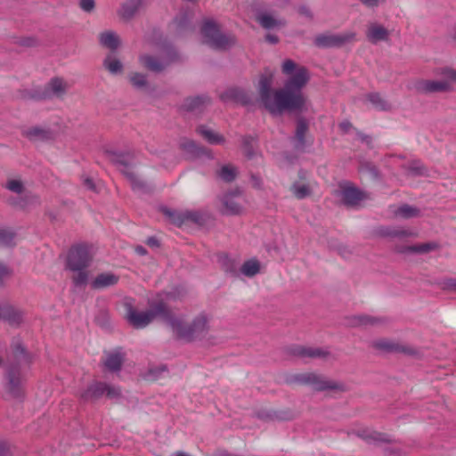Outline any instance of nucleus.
Returning a JSON list of instances; mask_svg holds the SVG:
<instances>
[{
	"mask_svg": "<svg viewBox=\"0 0 456 456\" xmlns=\"http://www.w3.org/2000/svg\"><path fill=\"white\" fill-rule=\"evenodd\" d=\"M99 41L103 47H106L112 52L116 51L120 45L119 37L117 33L111 30L101 33L99 35Z\"/></svg>",
	"mask_w": 456,
	"mask_h": 456,
	"instance_id": "nucleus-17",
	"label": "nucleus"
},
{
	"mask_svg": "<svg viewBox=\"0 0 456 456\" xmlns=\"http://www.w3.org/2000/svg\"><path fill=\"white\" fill-rule=\"evenodd\" d=\"M135 251L137 254H139L141 256H144L147 253L146 249L142 246L136 247Z\"/></svg>",
	"mask_w": 456,
	"mask_h": 456,
	"instance_id": "nucleus-56",
	"label": "nucleus"
},
{
	"mask_svg": "<svg viewBox=\"0 0 456 456\" xmlns=\"http://www.w3.org/2000/svg\"><path fill=\"white\" fill-rule=\"evenodd\" d=\"M11 272L7 266L0 263V280L10 275Z\"/></svg>",
	"mask_w": 456,
	"mask_h": 456,
	"instance_id": "nucleus-48",
	"label": "nucleus"
},
{
	"mask_svg": "<svg viewBox=\"0 0 456 456\" xmlns=\"http://www.w3.org/2000/svg\"><path fill=\"white\" fill-rule=\"evenodd\" d=\"M145 0H126L118 11V14L125 20L131 19L144 4Z\"/></svg>",
	"mask_w": 456,
	"mask_h": 456,
	"instance_id": "nucleus-16",
	"label": "nucleus"
},
{
	"mask_svg": "<svg viewBox=\"0 0 456 456\" xmlns=\"http://www.w3.org/2000/svg\"><path fill=\"white\" fill-rule=\"evenodd\" d=\"M293 381L301 385H310L318 391H343L345 389V386L342 383L325 379L313 372L297 374L293 377Z\"/></svg>",
	"mask_w": 456,
	"mask_h": 456,
	"instance_id": "nucleus-6",
	"label": "nucleus"
},
{
	"mask_svg": "<svg viewBox=\"0 0 456 456\" xmlns=\"http://www.w3.org/2000/svg\"><path fill=\"white\" fill-rule=\"evenodd\" d=\"M8 454H9V452H8L7 447L4 444H0V456H8Z\"/></svg>",
	"mask_w": 456,
	"mask_h": 456,
	"instance_id": "nucleus-53",
	"label": "nucleus"
},
{
	"mask_svg": "<svg viewBox=\"0 0 456 456\" xmlns=\"http://www.w3.org/2000/svg\"><path fill=\"white\" fill-rule=\"evenodd\" d=\"M103 66L112 75H118L123 72V63L112 54H109L105 57Z\"/></svg>",
	"mask_w": 456,
	"mask_h": 456,
	"instance_id": "nucleus-23",
	"label": "nucleus"
},
{
	"mask_svg": "<svg viewBox=\"0 0 456 456\" xmlns=\"http://www.w3.org/2000/svg\"><path fill=\"white\" fill-rule=\"evenodd\" d=\"M118 280L119 277L112 273H103L93 280L91 286L95 289H102L116 285Z\"/></svg>",
	"mask_w": 456,
	"mask_h": 456,
	"instance_id": "nucleus-14",
	"label": "nucleus"
},
{
	"mask_svg": "<svg viewBox=\"0 0 456 456\" xmlns=\"http://www.w3.org/2000/svg\"><path fill=\"white\" fill-rule=\"evenodd\" d=\"M265 38L272 44H276L278 42V37L274 35L268 34Z\"/></svg>",
	"mask_w": 456,
	"mask_h": 456,
	"instance_id": "nucleus-54",
	"label": "nucleus"
},
{
	"mask_svg": "<svg viewBox=\"0 0 456 456\" xmlns=\"http://www.w3.org/2000/svg\"><path fill=\"white\" fill-rule=\"evenodd\" d=\"M84 184H85L88 189H91V190H94V181H93L91 178H86V179L84 180Z\"/></svg>",
	"mask_w": 456,
	"mask_h": 456,
	"instance_id": "nucleus-51",
	"label": "nucleus"
},
{
	"mask_svg": "<svg viewBox=\"0 0 456 456\" xmlns=\"http://www.w3.org/2000/svg\"><path fill=\"white\" fill-rule=\"evenodd\" d=\"M419 214V210L409 205H403L397 208L395 211L396 216H400L402 217L409 218L412 216H416Z\"/></svg>",
	"mask_w": 456,
	"mask_h": 456,
	"instance_id": "nucleus-35",
	"label": "nucleus"
},
{
	"mask_svg": "<svg viewBox=\"0 0 456 456\" xmlns=\"http://www.w3.org/2000/svg\"><path fill=\"white\" fill-rule=\"evenodd\" d=\"M94 0H80L79 6L85 12H91L94 8Z\"/></svg>",
	"mask_w": 456,
	"mask_h": 456,
	"instance_id": "nucleus-45",
	"label": "nucleus"
},
{
	"mask_svg": "<svg viewBox=\"0 0 456 456\" xmlns=\"http://www.w3.org/2000/svg\"><path fill=\"white\" fill-rule=\"evenodd\" d=\"M376 322H377V320L372 317L366 316V315H359V316H354L352 319L351 324L355 325V326H362V325H368V324L372 325Z\"/></svg>",
	"mask_w": 456,
	"mask_h": 456,
	"instance_id": "nucleus-39",
	"label": "nucleus"
},
{
	"mask_svg": "<svg viewBox=\"0 0 456 456\" xmlns=\"http://www.w3.org/2000/svg\"><path fill=\"white\" fill-rule=\"evenodd\" d=\"M6 393L14 398H18L22 395V379L20 366L9 365L6 369Z\"/></svg>",
	"mask_w": 456,
	"mask_h": 456,
	"instance_id": "nucleus-8",
	"label": "nucleus"
},
{
	"mask_svg": "<svg viewBox=\"0 0 456 456\" xmlns=\"http://www.w3.org/2000/svg\"><path fill=\"white\" fill-rule=\"evenodd\" d=\"M204 43L217 50H225L235 44L232 36L220 33L218 26L212 20H206L201 27Z\"/></svg>",
	"mask_w": 456,
	"mask_h": 456,
	"instance_id": "nucleus-5",
	"label": "nucleus"
},
{
	"mask_svg": "<svg viewBox=\"0 0 456 456\" xmlns=\"http://www.w3.org/2000/svg\"><path fill=\"white\" fill-rule=\"evenodd\" d=\"M219 177L225 182H232L237 175V170L231 165L222 167L218 174Z\"/></svg>",
	"mask_w": 456,
	"mask_h": 456,
	"instance_id": "nucleus-33",
	"label": "nucleus"
},
{
	"mask_svg": "<svg viewBox=\"0 0 456 456\" xmlns=\"http://www.w3.org/2000/svg\"><path fill=\"white\" fill-rule=\"evenodd\" d=\"M379 346L381 347V348H384L386 350H392L393 349V347L390 345H388V344L380 343V344H379Z\"/></svg>",
	"mask_w": 456,
	"mask_h": 456,
	"instance_id": "nucleus-57",
	"label": "nucleus"
},
{
	"mask_svg": "<svg viewBox=\"0 0 456 456\" xmlns=\"http://www.w3.org/2000/svg\"><path fill=\"white\" fill-rule=\"evenodd\" d=\"M15 244V233L8 229H0V248H12Z\"/></svg>",
	"mask_w": 456,
	"mask_h": 456,
	"instance_id": "nucleus-28",
	"label": "nucleus"
},
{
	"mask_svg": "<svg viewBox=\"0 0 456 456\" xmlns=\"http://www.w3.org/2000/svg\"><path fill=\"white\" fill-rule=\"evenodd\" d=\"M129 80L132 86L137 89L145 88L147 86L146 76L142 73H132L129 77Z\"/></svg>",
	"mask_w": 456,
	"mask_h": 456,
	"instance_id": "nucleus-34",
	"label": "nucleus"
},
{
	"mask_svg": "<svg viewBox=\"0 0 456 456\" xmlns=\"http://www.w3.org/2000/svg\"><path fill=\"white\" fill-rule=\"evenodd\" d=\"M147 244L151 247H157L159 246L158 240L154 237L148 238Z\"/></svg>",
	"mask_w": 456,
	"mask_h": 456,
	"instance_id": "nucleus-52",
	"label": "nucleus"
},
{
	"mask_svg": "<svg viewBox=\"0 0 456 456\" xmlns=\"http://www.w3.org/2000/svg\"><path fill=\"white\" fill-rule=\"evenodd\" d=\"M168 326L172 331L181 339L188 342L203 340L209 331V318L206 314H200L189 323H185L181 316L171 314L168 319Z\"/></svg>",
	"mask_w": 456,
	"mask_h": 456,
	"instance_id": "nucleus-2",
	"label": "nucleus"
},
{
	"mask_svg": "<svg viewBox=\"0 0 456 456\" xmlns=\"http://www.w3.org/2000/svg\"><path fill=\"white\" fill-rule=\"evenodd\" d=\"M363 4H365L368 7H375L377 6L380 0H360Z\"/></svg>",
	"mask_w": 456,
	"mask_h": 456,
	"instance_id": "nucleus-49",
	"label": "nucleus"
},
{
	"mask_svg": "<svg viewBox=\"0 0 456 456\" xmlns=\"http://www.w3.org/2000/svg\"><path fill=\"white\" fill-rule=\"evenodd\" d=\"M354 37L355 34L354 32H346L338 35L322 34L314 38V44L319 47L340 46L346 43L353 41Z\"/></svg>",
	"mask_w": 456,
	"mask_h": 456,
	"instance_id": "nucleus-9",
	"label": "nucleus"
},
{
	"mask_svg": "<svg viewBox=\"0 0 456 456\" xmlns=\"http://www.w3.org/2000/svg\"><path fill=\"white\" fill-rule=\"evenodd\" d=\"M3 308H4V305H0V319H2V317H3Z\"/></svg>",
	"mask_w": 456,
	"mask_h": 456,
	"instance_id": "nucleus-60",
	"label": "nucleus"
},
{
	"mask_svg": "<svg viewBox=\"0 0 456 456\" xmlns=\"http://www.w3.org/2000/svg\"><path fill=\"white\" fill-rule=\"evenodd\" d=\"M6 188L13 192L20 193L23 190V184L19 180H11L6 183Z\"/></svg>",
	"mask_w": 456,
	"mask_h": 456,
	"instance_id": "nucleus-42",
	"label": "nucleus"
},
{
	"mask_svg": "<svg viewBox=\"0 0 456 456\" xmlns=\"http://www.w3.org/2000/svg\"><path fill=\"white\" fill-rule=\"evenodd\" d=\"M175 456H189V455L185 452H178L175 454Z\"/></svg>",
	"mask_w": 456,
	"mask_h": 456,
	"instance_id": "nucleus-59",
	"label": "nucleus"
},
{
	"mask_svg": "<svg viewBox=\"0 0 456 456\" xmlns=\"http://www.w3.org/2000/svg\"><path fill=\"white\" fill-rule=\"evenodd\" d=\"M222 100L224 102H235L242 104L248 102L249 99L247 94L240 89L230 88L221 95Z\"/></svg>",
	"mask_w": 456,
	"mask_h": 456,
	"instance_id": "nucleus-21",
	"label": "nucleus"
},
{
	"mask_svg": "<svg viewBox=\"0 0 456 456\" xmlns=\"http://www.w3.org/2000/svg\"><path fill=\"white\" fill-rule=\"evenodd\" d=\"M126 320L136 329L146 327L158 317H160L168 325V319L171 317V313L163 303H159L145 312L137 311L130 304H126Z\"/></svg>",
	"mask_w": 456,
	"mask_h": 456,
	"instance_id": "nucleus-4",
	"label": "nucleus"
},
{
	"mask_svg": "<svg viewBox=\"0 0 456 456\" xmlns=\"http://www.w3.org/2000/svg\"><path fill=\"white\" fill-rule=\"evenodd\" d=\"M260 271L259 262L256 259H250L246 261L240 267L242 274L248 277H252L258 273Z\"/></svg>",
	"mask_w": 456,
	"mask_h": 456,
	"instance_id": "nucleus-29",
	"label": "nucleus"
},
{
	"mask_svg": "<svg viewBox=\"0 0 456 456\" xmlns=\"http://www.w3.org/2000/svg\"><path fill=\"white\" fill-rule=\"evenodd\" d=\"M369 101L379 110H387L388 108L387 102L379 94H370L368 95Z\"/></svg>",
	"mask_w": 456,
	"mask_h": 456,
	"instance_id": "nucleus-38",
	"label": "nucleus"
},
{
	"mask_svg": "<svg viewBox=\"0 0 456 456\" xmlns=\"http://www.w3.org/2000/svg\"><path fill=\"white\" fill-rule=\"evenodd\" d=\"M68 84L62 78L53 77L45 86L42 92L33 95V98L41 100L51 97H61L64 95L68 90Z\"/></svg>",
	"mask_w": 456,
	"mask_h": 456,
	"instance_id": "nucleus-11",
	"label": "nucleus"
},
{
	"mask_svg": "<svg viewBox=\"0 0 456 456\" xmlns=\"http://www.w3.org/2000/svg\"><path fill=\"white\" fill-rule=\"evenodd\" d=\"M296 354L302 357L327 359L330 356V353L327 349L318 347H299Z\"/></svg>",
	"mask_w": 456,
	"mask_h": 456,
	"instance_id": "nucleus-20",
	"label": "nucleus"
},
{
	"mask_svg": "<svg viewBox=\"0 0 456 456\" xmlns=\"http://www.w3.org/2000/svg\"><path fill=\"white\" fill-rule=\"evenodd\" d=\"M298 11L302 15L308 16V17L311 16L310 11L305 6H301Z\"/></svg>",
	"mask_w": 456,
	"mask_h": 456,
	"instance_id": "nucleus-55",
	"label": "nucleus"
},
{
	"mask_svg": "<svg viewBox=\"0 0 456 456\" xmlns=\"http://www.w3.org/2000/svg\"><path fill=\"white\" fill-rule=\"evenodd\" d=\"M444 77V80H419L415 84V89L419 94L449 92L452 90V81L445 76Z\"/></svg>",
	"mask_w": 456,
	"mask_h": 456,
	"instance_id": "nucleus-10",
	"label": "nucleus"
},
{
	"mask_svg": "<svg viewBox=\"0 0 456 456\" xmlns=\"http://www.w3.org/2000/svg\"><path fill=\"white\" fill-rule=\"evenodd\" d=\"M2 319L11 325H19L23 321V314L12 305H4Z\"/></svg>",
	"mask_w": 456,
	"mask_h": 456,
	"instance_id": "nucleus-19",
	"label": "nucleus"
},
{
	"mask_svg": "<svg viewBox=\"0 0 456 456\" xmlns=\"http://www.w3.org/2000/svg\"><path fill=\"white\" fill-rule=\"evenodd\" d=\"M104 395H106L110 399L117 398L120 395V390L117 387L106 384V390Z\"/></svg>",
	"mask_w": 456,
	"mask_h": 456,
	"instance_id": "nucleus-44",
	"label": "nucleus"
},
{
	"mask_svg": "<svg viewBox=\"0 0 456 456\" xmlns=\"http://www.w3.org/2000/svg\"><path fill=\"white\" fill-rule=\"evenodd\" d=\"M380 235L385 237H396V238H403L413 235L411 232L402 228H392V227H385L380 229Z\"/></svg>",
	"mask_w": 456,
	"mask_h": 456,
	"instance_id": "nucleus-30",
	"label": "nucleus"
},
{
	"mask_svg": "<svg viewBox=\"0 0 456 456\" xmlns=\"http://www.w3.org/2000/svg\"><path fill=\"white\" fill-rule=\"evenodd\" d=\"M197 131L209 143L217 144L224 142V138L220 134L207 126H200Z\"/></svg>",
	"mask_w": 456,
	"mask_h": 456,
	"instance_id": "nucleus-26",
	"label": "nucleus"
},
{
	"mask_svg": "<svg viewBox=\"0 0 456 456\" xmlns=\"http://www.w3.org/2000/svg\"><path fill=\"white\" fill-rule=\"evenodd\" d=\"M441 288L444 290L456 292V278L444 280L441 283Z\"/></svg>",
	"mask_w": 456,
	"mask_h": 456,
	"instance_id": "nucleus-43",
	"label": "nucleus"
},
{
	"mask_svg": "<svg viewBox=\"0 0 456 456\" xmlns=\"http://www.w3.org/2000/svg\"><path fill=\"white\" fill-rule=\"evenodd\" d=\"M341 199L347 206H356L365 199V195L354 187H346L341 191Z\"/></svg>",
	"mask_w": 456,
	"mask_h": 456,
	"instance_id": "nucleus-15",
	"label": "nucleus"
},
{
	"mask_svg": "<svg viewBox=\"0 0 456 456\" xmlns=\"http://www.w3.org/2000/svg\"><path fill=\"white\" fill-rule=\"evenodd\" d=\"M282 73L288 77L284 87L271 90L273 73L266 71L258 81V93L261 102L273 115H281L284 111L303 112L307 110V101L302 89L307 84V69L297 66L292 60H285L281 66Z\"/></svg>",
	"mask_w": 456,
	"mask_h": 456,
	"instance_id": "nucleus-1",
	"label": "nucleus"
},
{
	"mask_svg": "<svg viewBox=\"0 0 456 456\" xmlns=\"http://www.w3.org/2000/svg\"><path fill=\"white\" fill-rule=\"evenodd\" d=\"M243 199L239 192L227 193L223 198L224 212L227 215H238L243 209Z\"/></svg>",
	"mask_w": 456,
	"mask_h": 456,
	"instance_id": "nucleus-12",
	"label": "nucleus"
},
{
	"mask_svg": "<svg viewBox=\"0 0 456 456\" xmlns=\"http://www.w3.org/2000/svg\"><path fill=\"white\" fill-rule=\"evenodd\" d=\"M175 60V54L171 50L163 52L160 59L149 54H142L139 56V62L142 66L153 72H161Z\"/></svg>",
	"mask_w": 456,
	"mask_h": 456,
	"instance_id": "nucleus-7",
	"label": "nucleus"
},
{
	"mask_svg": "<svg viewBox=\"0 0 456 456\" xmlns=\"http://www.w3.org/2000/svg\"><path fill=\"white\" fill-rule=\"evenodd\" d=\"M257 21L263 28L266 29L273 28L282 25L281 20L274 19L273 16L267 13L259 14L257 16Z\"/></svg>",
	"mask_w": 456,
	"mask_h": 456,
	"instance_id": "nucleus-31",
	"label": "nucleus"
},
{
	"mask_svg": "<svg viewBox=\"0 0 456 456\" xmlns=\"http://www.w3.org/2000/svg\"><path fill=\"white\" fill-rule=\"evenodd\" d=\"M209 102V99L205 96H196L193 98H188L185 100L183 107L187 110H196L200 109V106L207 104Z\"/></svg>",
	"mask_w": 456,
	"mask_h": 456,
	"instance_id": "nucleus-32",
	"label": "nucleus"
},
{
	"mask_svg": "<svg viewBox=\"0 0 456 456\" xmlns=\"http://www.w3.org/2000/svg\"><path fill=\"white\" fill-rule=\"evenodd\" d=\"M389 37V30L379 23H370L367 28L366 37L371 44L376 45L382 41H387Z\"/></svg>",
	"mask_w": 456,
	"mask_h": 456,
	"instance_id": "nucleus-13",
	"label": "nucleus"
},
{
	"mask_svg": "<svg viewBox=\"0 0 456 456\" xmlns=\"http://www.w3.org/2000/svg\"><path fill=\"white\" fill-rule=\"evenodd\" d=\"M443 76H445L451 81H456V71L450 69H445L441 73Z\"/></svg>",
	"mask_w": 456,
	"mask_h": 456,
	"instance_id": "nucleus-47",
	"label": "nucleus"
},
{
	"mask_svg": "<svg viewBox=\"0 0 456 456\" xmlns=\"http://www.w3.org/2000/svg\"><path fill=\"white\" fill-rule=\"evenodd\" d=\"M253 183H254V186H256V187L261 186V181L259 178L253 177Z\"/></svg>",
	"mask_w": 456,
	"mask_h": 456,
	"instance_id": "nucleus-58",
	"label": "nucleus"
},
{
	"mask_svg": "<svg viewBox=\"0 0 456 456\" xmlns=\"http://www.w3.org/2000/svg\"><path fill=\"white\" fill-rule=\"evenodd\" d=\"M26 135L30 139H45L49 135V132L38 126L32 127L26 131Z\"/></svg>",
	"mask_w": 456,
	"mask_h": 456,
	"instance_id": "nucleus-36",
	"label": "nucleus"
},
{
	"mask_svg": "<svg viewBox=\"0 0 456 456\" xmlns=\"http://www.w3.org/2000/svg\"><path fill=\"white\" fill-rule=\"evenodd\" d=\"M339 127L343 132L347 133L352 128V125L349 121H344L340 123Z\"/></svg>",
	"mask_w": 456,
	"mask_h": 456,
	"instance_id": "nucleus-50",
	"label": "nucleus"
},
{
	"mask_svg": "<svg viewBox=\"0 0 456 456\" xmlns=\"http://www.w3.org/2000/svg\"><path fill=\"white\" fill-rule=\"evenodd\" d=\"M106 384L96 382L90 385L81 395L85 400H95L105 394Z\"/></svg>",
	"mask_w": 456,
	"mask_h": 456,
	"instance_id": "nucleus-22",
	"label": "nucleus"
},
{
	"mask_svg": "<svg viewBox=\"0 0 456 456\" xmlns=\"http://www.w3.org/2000/svg\"><path fill=\"white\" fill-rule=\"evenodd\" d=\"M12 351H13V354H14L15 358L18 360L19 363L22 361L27 360L25 349L20 343H18L17 345H15L13 346Z\"/></svg>",
	"mask_w": 456,
	"mask_h": 456,
	"instance_id": "nucleus-41",
	"label": "nucleus"
},
{
	"mask_svg": "<svg viewBox=\"0 0 456 456\" xmlns=\"http://www.w3.org/2000/svg\"><path fill=\"white\" fill-rule=\"evenodd\" d=\"M291 193L298 200H303L312 194L313 185L311 183L296 181L290 186Z\"/></svg>",
	"mask_w": 456,
	"mask_h": 456,
	"instance_id": "nucleus-18",
	"label": "nucleus"
},
{
	"mask_svg": "<svg viewBox=\"0 0 456 456\" xmlns=\"http://www.w3.org/2000/svg\"><path fill=\"white\" fill-rule=\"evenodd\" d=\"M436 248V244L435 243H425L418 248H415L414 250L417 252H428L430 250H433Z\"/></svg>",
	"mask_w": 456,
	"mask_h": 456,
	"instance_id": "nucleus-46",
	"label": "nucleus"
},
{
	"mask_svg": "<svg viewBox=\"0 0 456 456\" xmlns=\"http://www.w3.org/2000/svg\"><path fill=\"white\" fill-rule=\"evenodd\" d=\"M360 436L369 443H389L388 436L373 430H363Z\"/></svg>",
	"mask_w": 456,
	"mask_h": 456,
	"instance_id": "nucleus-25",
	"label": "nucleus"
},
{
	"mask_svg": "<svg viewBox=\"0 0 456 456\" xmlns=\"http://www.w3.org/2000/svg\"><path fill=\"white\" fill-rule=\"evenodd\" d=\"M123 174L126 176L134 191H142L145 190V183L134 174L130 167H124Z\"/></svg>",
	"mask_w": 456,
	"mask_h": 456,
	"instance_id": "nucleus-24",
	"label": "nucleus"
},
{
	"mask_svg": "<svg viewBox=\"0 0 456 456\" xmlns=\"http://www.w3.org/2000/svg\"><path fill=\"white\" fill-rule=\"evenodd\" d=\"M164 213L167 216L169 217L171 222L177 224H181L182 223H183V221L185 219H188L191 217V216H189V215H182V214L173 212V211H170L167 209H165Z\"/></svg>",
	"mask_w": 456,
	"mask_h": 456,
	"instance_id": "nucleus-40",
	"label": "nucleus"
},
{
	"mask_svg": "<svg viewBox=\"0 0 456 456\" xmlns=\"http://www.w3.org/2000/svg\"><path fill=\"white\" fill-rule=\"evenodd\" d=\"M92 247L77 245L71 248L66 260V269L75 273L72 277L76 286H83L86 283L88 273L86 271L93 259Z\"/></svg>",
	"mask_w": 456,
	"mask_h": 456,
	"instance_id": "nucleus-3",
	"label": "nucleus"
},
{
	"mask_svg": "<svg viewBox=\"0 0 456 456\" xmlns=\"http://www.w3.org/2000/svg\"><path fill=\"white\" fill-rule=\"evenodd\" d=\"M308 129L307 123L305 119L300 118L297 121L296 137L300 144L304 143V138Z\"/></svg>",
	"mask_w": 456,
	"mask_h": 456,
	"instance_id": "nucleus-37",
	"label": "nucleus"
},
{
	"mask_svg": "<svg viewBox=\"0 0 456 456\" xmlns=\"http://www.w3.org/2000/svg\"><path fill=\"white\" fill-rule=\"evenodd\" d=\"M123 357L119 353H111L106 356L104 365L110 371L119 370Z\"/></svg>",
	"mask_w": 456,
	"mask_h": 456,
	"instance_id": "nucleus-27",
	"label": "nucleus"
}]
</instances>
